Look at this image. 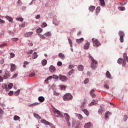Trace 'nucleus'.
Returning a JSON list of instances; mask_svg holds the SVG:
<instances>
[{
	"instance_id": "28",
	"label": "nucleus",
	"mask_w": 128,
	"mask_h": 128,
	"mask_svg": "<svg viewBox=\"0 0 128 128\" xmlns=\"http://www.w3.org/2000/svg\"><path fill=\"white\" fill-rule=\"evenodd\" d=\"M95 8H96V6H91L89 8V10L90 12H94V10Z\"/></svg>"
},
{
	"instance_id": "37",
	"label": "nucleus",
	"mask_w": 128,
	"mask_h": 128,
	"mask_svg": "<svg viewBox=\"0 0 128 128\" xmlns=\"http://www.w3.org/2000/svg\"><path fill=\"white\" fill-rule=\"evenodd\" d=\"M68 42L70 44V48H72V40H70V38H68Z\"/></svg>"
},
{
	"instance_id": "39",
	"label": "nucleus",
	"mask_w": 128,
	"mask_h": 128,
	"mask_svg": "<svg viewBox=\"0 0 128 128\" xmlns=\"http://www.w3.org/2000/svg\"><path fill=\"white\" fill-rule=\"evenodd\" d=\"M60 88H61V90H66V86L64 85H60Z\"/></svg>"
},
{
	"instance_id": "51",
	"label": "nucleus",
	"mask_w": 128,
	"mask_h": 128,
	"mask_svg": "<svg viewBox=\"0 0 128 128\" xmlns=\"http://www.w3.org/2000/svg\"><path fill=\"white\" fill-rule=\"evenodd\" d=\"M123 118H124V122H126V120H128V116L126 115L124 116Z\"/></svg>"
},
{
	"instance_id": "56",
	"label": "nucleus",
	"mask_w": 128,
	"mask_h": 128,
	"mask_svg": "<svg viewBox=\"0 0 128 128\" xmlns=\"http://www.w3.org/2000/svg\"><path fill=\"white\" fill-rule=\"evenodd\" d=\"M12 40L13 42H18V38H12Z\"/></svg>"
},
{
	"instance_id": "32",
	"label": "nucleus",
	"mask_w": 128,
	"mask_h": 128,
	"mask_svg": "<svg viewBox=\"0 0 128 128\" xmlns=\"http://www.w3.org/2000/svg\"><path fill=\"white\" fill-rule=\"evenodd\" d=\"M44 36H52V32H46L45 34H44Z\"/></svg>"
},
{
	"instance_id": "48",
	"label": "nucleus",
	"mask_w": 128,
	"mask_h": 128,
	"mask_svg": "<svg viewBox=\"0 0 128 128\" xmlns=\"http://www.w3.org/2000/svg\"><path fill=\"white\" fill-rule=\"evenodd\" d=\"M88 82H90L88 78H86V79L84 80V84H88Z\"/></svg>"
},
{
	"instance_id": "45",
	"label": "nucleus",
	"mask_w": 128,
	"mask_h": 128,
	"mask_svg": "<svg viewBox=\"0 0 128 128\" xmlns=\"http://www.w3.org/2000/svg\"><path fill=\"white\" fill-rule=\"evenodd\" d=\"M52 78H54V80H58V76L56 75H53L52 76Z\"/></svg>"
},
{
	"instance_id": "40",
	"label": "nucleus",
	"mask_w": 128,
	"mask_h": 128,
	"mask_svg": "<svg viewBox=\"0 0 128 128\" xmlns=\"http://www.w3.org/2000/svg\"><path fill=\"white\" fill-rule=\"evenodd\" d=\"M98 114H102V108H100L98 110Z\"/></svg>"
},
{
	"instance_id": "44",
	"label": "nucleus",
	"mask_w": 128,
	"mask_h": 128,
	"mask_svg": "<svg viewBox=\"0 0 128 128\" xmlns=\"http://www.w3.org/2000/svg\"><path fill=\"white\" fill-rule=\"evenodd\" d=\"M36 76V74H34V72H31L30 74H29V76L30 78H32V76Z\"/></svg>"
},
{
	"instance_id": "63",
	"label": "nucleus",
	"mask_w": 128,
	"mask_h": 128,
	"mask_svg": "<svg viewBox=\"0 0 128 128\" xmlns=\"http://www.w3.org/2000/svg\"><path fill=\"white\" fill-rule=\"evenodd\" d=\"M4 22H5L4 20L0 18V24H4Z\"/></svg>"
},
{
	"instance_id": "54",
	"label": "nucleus",
	"mask_w": 128,
	"mask_h": 128,
	"mask_svg": "<svg viewBox=\"0 0 128 128\" xmlns=\"http://www.w3.org/2000/svg\"><path fill=\"white\" fill-rule=\"evenodd\" d=\"M57 64H58V66H62V62L59 61L58 62Z\"/></svg>"
},
{
	"instance_id": "1",
	"label": "nucleus",
	"mask_w": 128,
	"mask_h": 128,
	"mask_svg": "<svg viewBox=\"0 0 128 128\" xmlns=\"http://www.w3.org/2000/svg\"><path fill=\"white\" fill-rule=\"evenodd\" d=\"M90 58L92 60L91 68L92 70H96V66H98V62L92 56H89Z\"/></svg>"
},
{
	"instance_id": "2",
	"label": "nucleus",
	"mask_w": 128,
	"mask_h": 128,
	"mask_svg": "<svg viewBox=\"0 0 128 128\" xmlns=\"http://www.w3.org/2000/svg\"><path fill=\"white\" fill-rule=\"evenodd\" d=\"M54 116H56L57 118H64V115L60 112V110L54 109Z\"/></svg>"
},
{
	"instance_id": "61",
	"label": "nucleus",
	"mask_w": 128,
	"mask_h": 128,
	"mask_svg": "<svg viewBox=\"0 0 128 128\" xmlns=\"http://www.w3.org/2000/svg\"><path fill=\"white\" fill-rule=\"evenodd\" d=\"M123 56H124V60H126V58L128 57V56H126V53L124 54Z\"/></svg>"
},
{
	"instance_id": "4",
	"label": "nucleus",
	"mask_w": 128,
	"mask_h": 128,
	"mask_svg": "<svg viewBox=\"0 0 128 128\" xmlns=\"http://www.w3.org/2000/svg\"><path fill=\"white\" fill-rule=\"evenodd\" d=\"M92 42L95 48H98L100 46V42L97 39H94V38H92Z\"/></svg>"
},
{
	"instance_id": "58",
	"label": "nucleus",
	"mask_w": 128,
	"mask_h": 128,
	"mask_svg": "<svg viewBox=\"0 0 128 128\" xmlns=\"http://www.w3.org/2000/svg\"><path fill=\"white\" fill-rule=\"evenodd\" d=\"M90 96H92V98H96V94L92 93L90 94Z\"/></svg>"
},
{
	"instance_id": "33",
	"label": "nucleus",
	"mask_w": 128,
	"mask_h": 128,
	"mask_svg": "<svg viewBox=\"0 0 128 128\" xmlns=\"http://www.w3.org/2000/svg\"><path fill=\"white\" fill-rule=\"evenodd\" d=\"M100 2V5L102 6H106V3L104 2V0H99Z\"/></svg>"
},
{
	"instance_id": "15",
	"label": "nucleus",
	"mask_w": 128,
	"mask_h": 128,
	"mask_svg": "<svg viewBox=\"0 0 128 128\" xmlns=\"http://www.w3.org/2000/svg\"><path fill=\"white\" fill-rule=\"evenodd\" d=\"M5 18H6L10 22H12V20H14L12 19V18L10 16H6Z\"/></svg>"
},
{
	"instance_id": "59",
	"label": "nucleus",
	"mask_w": 128,
	"mask_h": 128,
	"mask_svg": "<svg viewBox=\"0 0 128 128\" xmlns=\"http://www.w3.org/2000/svg\"><path fill=\"white\" fill-rule=\"evenodd\" d=\"M16 76H18V74H15L12 76V78H16Z\"/></svg>"
},
{
	"instance_id": "36",
	"label": "nucleus",
	"mask_w": 128,
	"mask_h": 128,
	"mask_svg": "<svg viewBox=\"0 0 128 128\" xmlns=\"http://www.w3.org/2000/svg\"><path fill=\"white\" fill-rule=\"evenodd\" d=\"M20 116H14V120H20Z\"/></svg>"
},
{
	"instance_id": "14",
	"label": "nucleus",
	"mask_w": 128,
	"mask_h": 128,
	"mask_svg": "<svg viewBox=\"0 0 128 128\" xmlns=\"http://www.w3.org/2000/svg\"><path fill=\"white\" fill-rule=\"evenodd\" d=\"M98 104V101L96 100H93L89 106H94V104Z\"/></svg>"
},
{
	"instance_id": "13",
	"label": "nucleus",
	"mask_w": 128,
	"mask_h": 128,
	"mask_svg": "<svg viewBox=\"0 0 128 128\" xmlns=\"http://www.w3.org/2000/svg\"><path fill=\"white\" fill-rule=\"evenodd\" d=\"M60 79L62 82H65V80H68V78H66V76H60Z\"/></svg>"
},
{
	"instance_id": "3",
	"label": "nucleus",
	"mask_w": 128,
	"mask_h": 128,
	"mask_svg": "<svg viewBox=\"0 0 128 128\" xmlns=\"http://www.w3.org/2000/svg\"><path fill=\"white\" fill-rule=\"evenodd\" d=\"M62 98L64 100H70L72 98V95L70 94L67 93L65 94Z\"/></svg>"
},
{
	"instance_id": "27",
	"label": "nucleus",
	"mask_w": 128,
	"mask_h": 128,
	"mask_svg": "<svg viewBox=\"0 0 128 128\" xmlns=\"http://www.w3.org/2000/svg\"><path fill=\"white\" fill-rule=\"evenodd\" d=\"M42 32V28H37L36 30V32L37 34H40V32Z\"/></svg>"
},
{
	"instance_id": "52",
	"label": "nucleus",
	"mask_w": 128,
	"mask_h": 128,
	"mask_svg": "<svg viewBox=\"0 0 128 128\" xmlns=\"http://www.w3.org/2000/svg\"><path fill=\"white\" fill-rule=\"evenodd\" d=\"M12 94H14V91H10L8 93V96H12Z\"/></svg>"
},
{
	"instance_id": "35",
	"label": "nucleus",
	"mask_w": 128,
	"mask_h": 128,
	"mask_svg": "<svg viewBox=\"0 0 128 128\" xmlns=\"http://www.w3.org/2000/svg\"><path fill=\"white\" fill-rule=\"evenodd\" d=\"M42 66H46L48 63V61L46 60H43L42 62Z\"/></svg>"
},
{
	"instance_id": "55",
	"label": "nucleus",
	"mask_w": 128,
	"mask_h": 128,
	"mask_svg": "<svg viewBox=\"0 0 128 128\" xmlns=\"http://www.w3.org/2000/svg\"><path fill=\"white\" fill-rule=\"evenodd\" d=\"M33 106H38V104H40V103L38 102H36L32 104Z\"/></svg>"
},
{
	"instance_id": "18",
	"label": "nucleus",
	"mask_w": 128,
	"mask_h": 128,
	"mask_svg": "<svg viewBox=\"0 0 128 128\" xmlns=\"http://www.w3.org/2000/svg\"><path fill=\"white\" fill-rule=\"evenodd\" d=\"M58 56L60 58L61 60H64V54H62V53H59Z\"/></svg>"
},
{
	"instance_id": "24",
	"label": "nucleus",
	"mask_w": 128,
	"mask_h": 128,
	"mask_svg": "<svg viewBox=\"0 0 128 128\" xmlns=\"http://www.w3.org/2000/svg\"><path fill=\"white\" fill-rule=\"evenodd\" d=\"M2 88L6 90V92H8V85L6 84H2Z\"/></svg>"
},
{
	"instance_id": "21",
	"label": "nucleus",
	"mask_w": 128,
	"mask_h": 128,
	"mask_svg": "<svg viewBox=\"0 0 128 128\" xmlns=\"http://www.w3.org/2000/svg\"><path fill=\"white\" fill-rule=\"evenodd\" d=\"M111 114L110 112L108 111L105 113L104 116H105V120H107L108 118V115Z\"/></svg>"
},
{
	"instance_id": "29",
	"label": "nucleus",
	"mask_w": 128,
	"mask_h": 128,
	"mask_svg": "<svg viewBox=\"0 0 128 128\" xmlns=\"http://www.w3.org/2000/svg\"><path fill=\"white\" fill-rule=\"evenodd\" d=\"M34 118H38V120H40L41 118L40 116L38 114L34 113Z\"/></svg>"
},
{
	"instance_id": "23",
	"label": "nucleus",
	"mask_w": 128,
	"mask_h": 128,
	"mask_svg": "<svg viewBox=\"0 0 128 128\" xmlns=\"http://www.w3.org/2000/svg\"><path fill=\"white\" fill-rule=\"evenodd\" d=\"M82 112H84V114H86L87 116H89V112L86 109H84L82 110Z\"/></svg>"
},
{
	"instance_id": "11",
	"label": "nucleus",
	"mask_w": 128,
	"mask_h": 128,
	"mask_svg": "<svg viewBox=\"0 0 128 128\" xmlns=\"http://www.w3.org/2000/svg\"><path fill=\"white\" fill-rule=\"evenodd\" d=\"M91 127H92V122H90L86 123L84 125V128H90Z\"/></svg>"
},
{
	"instance_id": "22",
	"label": "nucleus",
	"mask_w": 128,
	"mask_h": 128,
	"mask_svg": "<svg viewBox=\"0 0 128 128\" xmlns=\"http://www.w3.org/2000/svg\"><path fill=\"white\" fill-rule=\"evenodd\" d=\"M78 70H80V72H82V70H84V66L78 65Z\"/></svg>"
},
{
	"instance_id": "20",
	"label": "nucleus",
	"mask_w": 128,
	"mask_h": 128,
	"mask_svg": "<svg viewBox=\"0 0 128 128\" xmlns=\"http://www.w3.org/2000/svg\"><path fill=\"white\" fill-rule=\"evenodd\" d=\"M100 12V7L98 6L96 9V16H98V12Z\"/></svg>"
},
{
	"instance_id": "50",
	"label": "nucleus",
	"mask_w": 128,
	"mask_h": 128,
	"mask_svg": "<svg viewBox=\"0 0 128 128\" xmlns=\"http://www.w3.org/2000/svg\"><path fill=\"white\" fill-rule=\"evenodd\" d=\"M32 52H34V50H31L28 52H26V54H32Z\"/></svg>"
},
{
	"instance_id": "47",
	"label": "nucleus",
	"mask_w": 128,
	"mask_h": 128,
	"mask_svg": "<svg viewBox=\"0 0 128 128\" xmlns=\"http://www.w3.org/2000/svg\"><path fill=\"white\" fill-rule=\"evenodd\" d=\"M40 38L42 40H46V37L42 34H39Z\"/></svg>"
},
{
	"instance_id": "6",
	"label": "nucleus",
	"mask_w": 128,
	"mask_h": 128,
	"mask_svg": "<svg viewBox=\"0 0 128 128\" xmlns=\"http://www.w3.org/2000/svg\"><path fill=\"white\" fill-rule=\"evenodd\" d=\"M118 36H120V42H124V32L122 30H120L118 32Z\"/></svg>"
},
{
	"instance_id": "16",
	"label": "nucleus",
	"mask_w": 128,
	"mask_h": 128,
	"mask_svg": "<svg viewBox=\"0 0 128 128\" xmlns=\"http://www.w3.org/2000/svg\"><path fill=\"white\" fill-rule=\"evenodd\" d=\"M38 100H39L40 102H44V98L42 96H40L38 98Z\"/></svg>"
},
{
	"instance_id": "26",
	"label": "nucleus",
	"mask_w": 128,
	"mask_h": 128,
	"mask_svg": "<svg viewBox=\"0 0 128 128\" xmlns=\"http://www.w3.org/2000/svg\"><path fill=\"white\" fill-rule=\"evenodd\" d=\"M32 58H33V60H35V58H38V53H36V52H34V53H33Z\"/></svg>"
},
{
	"instance_id": "46",
	"label": "nucleus",
	"mask_w": 128,
	"mask_h": 128,
	"mask_svg": "<svg viewBox=\"0 0 128 128\" xmlns=\"http://www.w3.org/2000/svg\"><path fill=\"white\" fill-rule=\"evenodd\" d=\"M74 69H72L70 71H69V76H72V74L74 73Z\"/></svg>"
},
{
	"instance_id": "49",
	"label": "nucleus",
	"mask_w": 128,
	"mask_h": 128,
	"mask_svg": "<svg viewBox=\"0 0 128 128\" xmlns=\"http://www.w3.org/2000/svg\"><path fill=\"white\" fill-rule=\"evenodd\" d=\"M30 64V62H25L23 66L24 68H26V64Z\"/></svg>"
},
{
	"instance_id": "64",
	"label": "nucleus",
	"mask_w": 128,
	"mask_h": 128,
	"mask_svg": "<svg viewBox=\"0 0 128 128\" xmlns=\"http://www.w3.org/2000/svg\"><path fill=\"white\" fill-rule=\"evenodd\" d=\"M14 54H13V53H11L10 54V58H14Z\"/></svg>"
},
{
	"instance_id": "10",
	"label": "nucleus",
	"mask_w": 128,
	"mask_h": 128,
	"mask_svg": "<svg viewBox=\"0 0 128 128\" xmlns=\"http://www.w3.org/2000/svg\"><path fill=\"white\" fill-rule=\"evenodd\" d=\"M10 66H11L10 72H14V70H16V66L13 64H11Z\"/></svg>"
},
{
	"instance_id": "5",
	"label": "nucleus",
	"mask_w": 128,
	"mask_h": 128,
	"mask_svg": "<svg viewBox=\"0 0 128 128\" xmlns=\"http://www.w3.org/2000/svg\"><path fill=\"white\" fill-rule=\"evenodd\" d=\"M64 118L67 122L68 126H70V115L68 113H64Z\"/></svg>"
},
{
	"instance_id": "7",
	"label": "nucleus",
	"mask_w": 128,
	"mask_h": 128,
	"mask_svg": "<svg viewBox=\"0 0 128 128\" xmlns=\"http://www.w3.org/2000/svg\"><path fill=\"white\" fill-rule=\"evenodd\" d=\"M41 122L42 124H44L50 126V128H56V127H54V124H52L51 123H50V122H48L44 119L41 120Z\"/></svg>"
},
{
	"instance_id": "12",
	"label": "nucleus",
	"mask_w": 128,
	"mask_h": 128,
	"mask_svg": "<svg viewBox=\"0 0 128 128\" xmlns=\"http://www.w3.org/2000/svg\"><path fill=\"white\" fill-rule=\"evenodd\" d=\"M90 44L88 42H87L84 46V50H88L89 48H90Z\"/></svg>"
},
{
	"instance_id": "9",
	"label": "nucleus",
	"mask_w": 128,
	"mask_h": 128,
	"mask_svg": "<svg viewBox=\"0 0 128 128\" xmlns=\"http://www.w3.org/2000/svg\"><path fill=\"white\" fill-rule=\"evenodd\" d=\"M10 72H5V74L4 76V80H6L8 78H10Z\"/></svg>"
},
{
	"instance_id": "19",
	"label": "nucleus",
	"mask_w": 128,
	"mask_h": 128,
	"mask_svg": "<svg viewBox=\"0 0 128 128\" xmlns=\"http://www.w3.org/2000/svg\"><path fill=\"white\" fill-rule=\"evenodd\" d=\"M106 76L108 78H112V75L110 74V72L107 71L106 74Z\"/></svg>"
},
{
	"instance_id": "31",
	"label": "nucleus",
	"mask_w": 128,
	"mask_h": 128,
	"mask_svg": "<svg viewBox=\"0 0 128 128\" xmlns=\"http://www.w3.org/2000/svg\"><path fill=\"white\" fill-rule=\"evenodd\" d=\"M123 62H124V60H122V58H120L118 60V64H122Z\"/></svg>"
},
{
	"instance_id": "57",
	"label": "nucleus",
	"mask_w": 128,
	"mask_h": 128,
	"mask_svg": "<svg viewBox=\"0 0 128 128\" xmlns=\"http://www.w3.org/2000/svg\"><path fill=\"white\" fill-rule=\"evenodd\" d=\"M104 88H106L107 90H108V88H110V87L106 84H104Z\"/></svg>"
},
{
	"instance_id": "38",
	"label": "nucleus",
	"mask_w": 128,
	"mask_h": 128,
	"mask_svg": "<svg viewBox=\"0 0 128 128\" xmlns=\"http://www.w3.org/2000/svg\"><path fill=\"white\" fill-rule=\"evenodd\" d=\"M16 20H18L19 22H23L24 21V18H16Z\"/></svg>"
},
{
	"instance_id": "60",
	"label": "nucleus",
	"mask_w": 128,
	"mask_h": 128,
	"mask_svg": "<svg viewBox=\"0 0 128 128\" xmlns=\"http://www.w3.org/2000/svg\"><path fill=\"white\" fill-rule=\"evenodd\" d=\"M36 20H38L39 18H40V15L38 14V15L36 16Z\"/></svg>"
},
{
	"instance_id": "62",
	"label": "nucleus",
	"mask_w": 128,
	"mask_h": 128,
	"mask_svg": "<svg viewBox=\"0 0 128 128\" xmlns=\"http://www.w3.org/2000/svg\"><path fill=\"white\" fill-rule=\"evenodd\" d=\"M120 10H126V8L124 6H121L120 7Z\"/></svg>"
},
{
	"instance_id": "41",
	"label": "nucleus",
	"mask_w": 128,
	"mask_h": 128,
	"mask_svg": "<svg viewBox=\"0 0 128 128\" xmlns=\"http://www.w3.org/2000/svg\"><path fill=\"white\" fill-rule=\"evenodd\" d=\"M8 46V44L6 43H4L2 44H0V48H2L4 46Z\"/></svg>"
},
{
	"instance_id": "53",
	"label": "nucleus",
	"mask_w": 128,
	"mask_h": 128,
	"mask_svg": "<svg viewBox=\"0 0 128 128\" xmlns=\"http://www.w3.org/2000/svg\"><path fill=\"white\" fill-rule=\"evenodd\" d=\"M123 63H122V66H126V60H123V62H122Z\"/></svg>"
},
{
	"instance_id": "34",
	"label": "nucleus",
	"mask_w": 128,
	"mask_h": 128,
	"mask_svg": "<svg viewBox=\"0 0 128 128\" xmlns=\"http://www.w3.org/2000/svg\"><path fill=\"white\" fill-rule=\"evenodd\" d=\"M13 86H14V84L12 83H10L8 85V88H8V90H10L11 88H12Z\"/></svg>"
},
{
	"instance_id": "8",
	"label": "nucleus",
	"mask_w": 128,
	"mask_h": 128,
	"mask_svg": "<svg viewBox=\"0 0 128 128\" xmlns=\"http://www.w3.org/2000/svg\"><path fill=\"white\" fill-rule=\"evenodd\" d=\"M34 34V32H28L24 34V38H30L32 34Z\"/></svg>"
},
{
	"instance_id": "42",
	"label": "nucleus",
	"mask_w": 128,
	"mask_h": 128,
	"mask_svg": "<svg viewBox=\"0 0 128 128\" xmlns=\"http://www.w3.org/2000/svg\"><path fill=\"white\" fill-rule=\"evenodd\" d=\"M54 95L56 96H60V94L56 92V91H54Z\"/></svg>"
},
{
	"instance_id": "17",
	"label": "nucleus",
	"mask_w": 128,
	"mask_h": 128,
	"mask_svg": "<svg viewBox=\"0 0 128 128\" xmlns=\"http://www.w3.org/2000/svg\"><path fill=\"white\" fill-rule=\"evenodd\" d=\"M84 38H80L79 39H76V42H77V44H82V42H84Z\"/></svg>"
},
{
	"instance_id": "30",
	"label": "nucleus",
	"mask_w": 128,
	"mask_h": 128,
	"mask_svg": "<svg viewBox=\"0 0 128 128\" xmlns=\"http://www.w3.org/2000/svg\"><path fill=\"white\" fill-rule=\"evenodd\" d=\"M76 116H78V118L80 120H82V118H83L82 115V114H76Z\"/></svg>"
},
{
	"instance_id": "25",
	"label": "nucleus",
	"mask_w": 128,
	"mask_h": 128,
	"mask_svg": "<svg viewBox=\"0 0 128 128\" xmlns=\"http://www.w3.org/2000/svg\"><path fill=\"white\" fill-rule=\"evenodd\" d=\"M49 70L50 72H52L56 70V68L54 66L52 65L50 66Z\"/></svg>"
},
{
	"instance_id": "43",
	"label": "nucleus",
	"mask_w": 128,
	"mask_h": 128,
	"mask_svg": "<svg viewBox=\"0 0 128 128\" xmlns=\"http://www.w3.org/2000/svg\"><path fill=\"white\" fill-rule=\"evenodd\" d=\"M42 28H46V26H48V24H46V22H44L42 26H41Z\"/></svg>"
}]
</instances>
